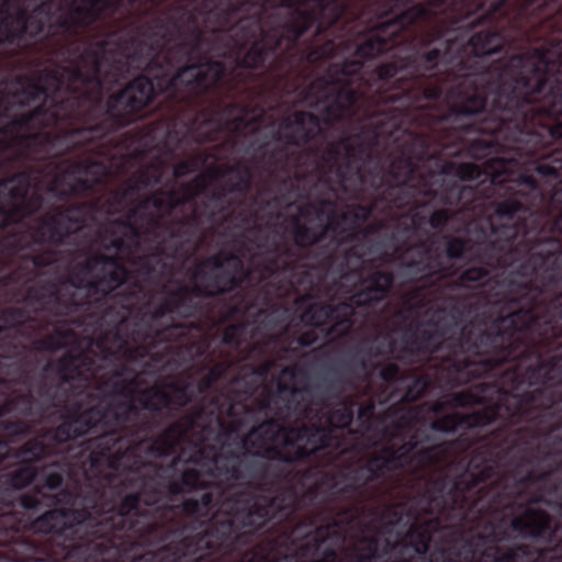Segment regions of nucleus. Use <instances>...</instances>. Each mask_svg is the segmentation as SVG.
<instances>
[{
	"label": "nucleus",
	"mask_w": 562,
	"mask_h": 562,
	"mask_svg": "<svg viewBox=\"0 0 562 562\" xmlns=\"http://www.w3.org/2000/svg\"><path fill=\"white\" fill-rule=\"evenodd\" d=\"M351 0L321 147L313 243L357 266L472 221L517 173L562 175V9L553 0Z\"/></svg>",
	"instance_id": "f257e3e1"
},
{
	"label": "nucleus",
	"mask_w": 562,
	"mask_h": 562,
	"mask_svg": "<svg viewBox=\"0 0 562 562\" xmlns=\"http://www.w3.org/2000/svg\"><path fill=\"white\" fill-rule=\"evenodd\" d=\"M351 0H144V14L122 8L99 40L102 76L88 112L99 119L79 135H104L142 116L156 98L166 102V128L188 136V148L170 153L172 175L200 169L199 147L223 140L229 153L258 156L273 146L288 103L322 111L335 90L340 41ZM78 135V133H76Z\"/></svg>",
	"instance_id": "f03ea898"
},
{
	"label": "nucleus",
	"mask_w": 562,
	"mask_h": 562,
	"mask_svg": "<svg viewBox=\"0 0 562 562\" xmlns=\"http://www.w3.org/2000/svg\"><path fill=\"white\" fill-rule=\"evenodd\" d=\"M472 324L443 337L426 370L405 389L397 403L375 412L373 398L359 408L367 445L384 442L362 465L329 473L303 499L318 505L331 521L359 516L356 498L370 482L398 470L430 475L423 491L379 513L387 525L412 522L422 498L436 496L432 483H456L458 506L488 499L518 456L541 446L562 423V345L560 352L532 342L509 340L499 329Z\"/></svg>",
	"instance_id": "7ed1b4c3"
},
{
	"label": "nucleus",
	"mask_w": 562,
	"mask_h": 562,
	"mask_svg": "<svg viewBox=\"0 0 562 562\" xmlns=\"http://www.w3.org/2000/svg\"><path fill=\"white\" fill-rule=\"evenodd\" d=\"M217 295L195 296L196 311L172 315L162 327L178 326L181 333H168L132 341L130 349L144 346L133 357L122 356L98 380L105 396L85 414L82 426L103 420L127 427L168 492V498L202 492L215 495L206 516H199L196 537L207 539L210 562H228L235 549L250 539L239 525L229 539L218 531L222 521L233 514L222 508L225 499L240 491H271L286 472L278 464L257 459L248 442L251 431L265 415L259 407L214 387L233 366L225 358L211 364L203 361L186 379L155 383L139 389L143 375L178 371L203 356L211 345L214 317L204 300Z\"/></svg>",
	"instance_id": "20e7f679"
},
{
	"label": "nucleus",
	"mask_w": 562,
	"mask_h": 562,
	"mask_svg": "<svg viewBox=\"0 0 562 562\" xmlns=\"http://www.w3.org/2000/svg\"><path fill=\"white\" fill-rule=\"evenodd\" d=\"M37 222L26 231L10 232L0 237V289H24V302L34 312L56 318L52 330L32 341L38 352L65 349L48 359L40 373L64 383L99 380L122 356L146 351L144 346L130 349L132 341H153L159 335L181 333V327L165 326L172 315H190L196 311L202 281H175L159 284L144 280L138 273L136 256L97 252L68 265L61 272L60 252L45 245L68 243L40 241ZM104 228L100 235L103 246Z\"/></svg>",
	"instance_id": "39448f33"
},
{
	"label": "nucleus",
	"mask_w": 562,
	"mask_h": 562,
	"mask_svg": "<svg viewBox=\"0 0 562 562\" xmlns=\"http://www.w3.org/2000/svg\"><path fill=\"white\" fill-rule=\"evenodd\" d=\"M317 224L306 204L284 217V231L293 241L289 246L279 232L254 229L257 251L250 252L241 241L236 251L220 250L192 266V278L202 281L199 295H228L223 319L244 317L257 310L254 323L226 326L221 342L245 360L252 351L251 339L258 329L267 331L285 326L288 310L277 301L296 293L294 307L307 328L296 337V344L312 347L372 325L387 306L392 276L370 272L362 276L351 252L336 246L333 235L322 249L326 236L313 243L300 241L303 228Z\"/></svg>",
	"instance_id": "423d86ee"
},
{
	"label": "nucleus",
	"mask_w": 562,
	"mask_h": 562,
	"mask_svg": "<svg viewBox=\"0 0 562 562\" xmlns=\"http://www.w3.org/2000/svg\"><path fill=\"white\" fill-rule=\"evenodd\" d=\"M103 45L81 56L86 71L55 137L54 151L36 170L0 179V231L37 217L36 238L60 243L97 214L115 215L136 206L142 190L161 183L170 153L188 148V136L172 131L165 142L153 133L130 134L124 127L104 135H77L99 119L88 112L97 94L91 80L102 76ZM184 133L188 130L184 128Z\"/></svg>",
	"instance_id": "0eeeda50"
},
{
	"label": "nucleus",
	"mask_w": 562,
	"mask_h": 562,
	"mask_svg": "<svg viewBox=\"0 0 562 562\" xmlns=\"http://www.w3.org/2000/svg\"><path fill=\"white\" fill-rule=\"evenodd\" d=\"M103 45L81 56L86 71L55 137L54 151L36 170L0 179V231L37 217L36 238L60 243L97 214L115 215L136 206L142 190L161 183L170 153L188 148V136L172 131L165 142L153 133L130 134L124 127L104 135H77L99 119L88 112L97 94L91 80L102 76ZM184 133L188 130L184 128Z\"/></svg>",
	"instance_id": "6e6552de"
},
{
	"label": "nucleus",
	"mask_w": 562,
	"mask_h": 562,
	"mask_svg": "<svg viewBox=\"0 0 562 562\" xmlns=\"http://www.w3.org/2000/svg\"><path fill=\"white\" fill-rule=\"evenodd\" d=\"M368 401L364 403V405ZM357 401L350 396L330 402L327 406H314L313 414L306 419L318 417L317 423L290 425L277 418H266L251 431L248 442L255 448L257 459L278 464L284 469L286 476L271 491H240L225 499L222 508L233 514L234 519L222 521L217 529L229 539L239 525L240 531L249 532L250 539L238 544L228 562H278L286 560L311 561L322 559V550L312 551V544L324 540L322 548L330 547L337 552L347 533L361 519L364 513L363 502L368 497L371 484L368 483L357 496L359 516L345 524L331 521L318 514L316 504L305 502V494L319 484L329 473L346 472L359 467H347L344 470L325 472L321 479L300 493L293 485L282 486L290 482L291 471L285 465H302L317 461L327 467L347 454L360 453L384 442L367 445L368 439L362 431L358 418ZM300 418L299 420H303Z\"/></svg>",
	"instance_id": "1a4fd4ad"
},
{
	"label": "nucleus",
	"mask_w": 562,
	"mask_h": 562,
	"mask_svg": "<svg viewBox=\"0 0 562 562\" xmlns=\"http://www.w3.org/2000/svg\"><path fill=\"white\" fill-rule=\"evenodd\" d=\"M323 121L306 111H295L281 116L277 131L272 132L273 146L263 150L262 164L270 173L269 182L262 183L250 195L254 173L246 162L227 168L218 187L206 191V180L198 175L179 184L176 201L180 216L167 229L181 232L200 246L206 231L234 228L257 251L254 229L278 232L259 222L285 217L296 213L299 205L315 199L321 145L302 149L323 134Z\"/></svg>",
	"instance_id": "9d476101"
},
{
	"label": "nucleus",
	"mask_w": 562,
	"mask_h": 562,
	"mask_svg": "<svg viewBox=\"0 0 562 562\" xmlns=\"http://www.w3.org/2000/svg\"><path fill=\"white\" fill-rule=\"evenodd\" d=\"M0 360V462L10 454V441L31 432L21 417L42 419L48 407H58L69 398L75 383L25 370L18 380ZM54 447L40 437L25 441L14 453L16 464L0 473V562H47L45 546L30 532V521L15 510V492L30 485L38 474L36 462L53 456Z\"/></svg>",
	"instance_id": "9b49d317"
},
{
	"label": "nucleus",
	"mask_w": 562,
	"mask_h": 562,
	"mask_svg": "<svg viewBox=\"0 0 562 562\" xmlns=\"http://www.w3.org/2000/svg\"><path fill=\"white\" fill-rule=\"evenodd\" d=\"M92 43L70 47L69 54L43 53L67 65L44 68L34 76L16 75L0 89V171L10 166H24L21 172L36 170L54 151L55 137L86 71L81 56Z\"/></svg>",
	"instance_id": "f8f14e48"
},
{
	"label": "nucleus",
	"mask_w": 562,
	"mask_h": 562,
	"mask_svg": "<svg viewBox=\"0 0 562 562\" xmlns=\"http://www.w3.org/2000/svg\"><path fill=\"white\" fill-rule=\"evenodd\" d=\"M427 340L429 336L418 328L404 336L400 348L387 331L362 336L340 350L314 385L308 383L303 369L285 367L280 372L276 389L263 398L265 416L271 415L282 423L307 418L314 406H327L344 398L348 387L358 382H370L376 369L371 363L373 358L393 353L400 360L409 361Z\"/></svg>",
	"instance_id": "ddd939ff"
},
{
	"label": "nucleus",
	"mask_w": 562,
	"mask_h": 562,
	"mask_svg": "<svg viewBox=\"0 0 562 562\" xmlns=\"http://www.w3.org/2000/svg\"><path fill=\"white\" fill-rule=\"evenodd\" d=\"M180 216L175 190L158 189L139 200L124 220L104 226L102 238L106 249L138 258V273L144 280L170 284L177 267L187 262L198 250L192 236L168 227Z\"/></svg>",
	"instance_id": "4468645a"
},
{
	"label": "nucleus",
	"mask_w": 562,
	"mask_h": 562,
	"mask_svg": "<svg viewBox=\"0 0 562 562\" xmlns=\"http://www.w3.org/2000/svg\"><path fill=\"white\" fill-rule=\"evenodd\" d=\"M463 308L464 307L462 305H459L446 310H435L426 321L409 323L398 338H395L391 333H389L396 341V347L398 348L403 344L402 341L404 336L409 330H417V328L425 331L429 336V340L420 346L422 348L415 352V357L409 361L400 360L393 353L376 357L371 360V363L376 368L372 372V375L378 373L379 378L383 382L382 393L370 397L374 400L375 404H385L393 400L395 397L393 392H387V390L390 387H394L403 378L402 370L397 363L389 361L381 364L380 361L395 360L403 364H418L423 359L430 357L434 351H436L443 341V337L446 335L454 333L458 329V323L461 318L462 311H464Z\"/></svg>",
	"instance_id": "2eb2a0df"
},
{
	"label": "nucleus",
	"mask_w": 562,
	"mask_h": 562,
	"mask_svg": "<svg viewBox=\"0 0 562 562\" xmlns=\"http://www.w3.org/2000/svg\"><path fill=\"white\" fill-rule=\"evenodd\" d=\"M23 306H9L0 310V336L7 330L32 338L48 330L50 322L43 319L40 312H34L24 301Z\"/></svg>",
	"instance_id": "dca6fc26"
},
{
	"label": "nucleus",
	"mask_w": 562,
	"mask_h": 562,
	"mask_svg": "<svg viewBox=\"0 0 562 562\" xmlns=\"http://www.w3.org/2000/svg\"><path fill=\"white\" fill-rule=\"evenodd\" d=\"M41 498H48L49 495L44 493L42 488H38L36 493L34 494H23L18 499L19 505L21 508L36 513L42 508V499Z\"/></svg>",
	"instance_id": "f3484780"
},
{
	"label": "nucleus",
	"mask_w": 562,
	"mask_h": 562,
	"mask_svg": "<svg viewBox=\"0 0 562 562\" xmlns=\"http://www.w3.org/2000/svg\"><path fill=\"white\" fill-rule=\"evenodd\" d=\"M270 366H271L270 362H263L254 368V373H256L260 376H265L269 372Z\"/></svg>",
	"instance_id": "a211bd4d"
},
{
	"label": "nucleus",
	"mask_w": 562,
	"mask_h": 562,
	"mask_svg": "<svg viewBox=\"0 0 562 562\" xmlns=\"http://www.w3.org/2000/svg\"><path fill=\"white\" fill-rule=\"evenodd\" d=\"M19 342L14 341L12 342L11 347L9 348V350L7 351L5 353V357H12L14 355H16L19 352Z\"/></svg>",
	"instance_id": "6ab92c4d"
},
{
	"label": "nucleus",
	"mask_w": 562,
	"mask_h": 562,
	"mask_svg": "<svg viewBox=\"0 0 562 562\" xmlns=\"http://www.w3.org/2000/svg\"><path fill=\"white\" fill-rule=\"evenodd\" d=\"M557 4L562 9V0H557Z\"/></svg>",
	"instance_id": "aec40b11"
},
{
	"label": "nucleus",
	"mask_w": 562,
	"mask_h": 562,
	"mask_svg": "<svg viewBox=\"0 0 562 562\" xmlns=\"http://www.w3.org/2000/svg\"><path fill=\"white\" fill-rule=\"evenodd\" d=\"M372 514H378V508H372Z\"/></svg>",
	"instance_id": "412c9836"
}]
</instances>
